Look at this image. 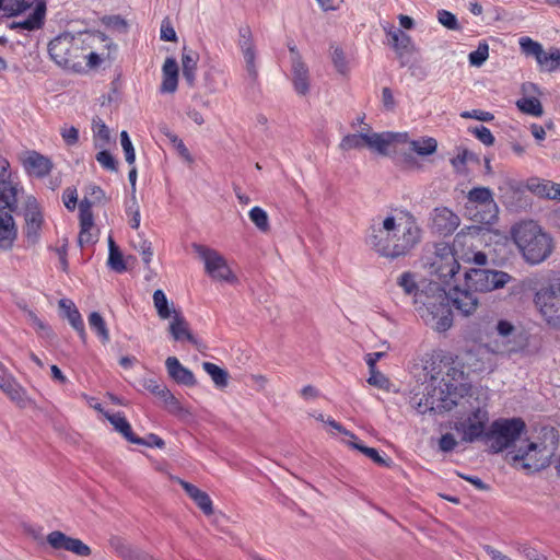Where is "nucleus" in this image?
<instances>
[{
  "label": "nucleus",
  "instance_id": "obj_1",
  "mask_svg": "<svg viewBox=\"0 0 560 560\" xmlns=\"http://www.w3.org/2000/svg\"><path fill=\"white\" fill-rule=\"evenodd\" d=\"M420 240L421 229L411 214L376 218L366 235V244L378 255L389 259L405 257Z\"/></svg>",
  "mask_w": 560,
  "mask_h": 560
},
{
  "label": "nucleus",
  "instance_id": "obj_2",
  "mask_svg": "<svg viewBox=\"0 0 560 560\" xmlns=\"http://www.w3.org/2000/svg\"><path fill=\"white\" fill-rule=\"evenodd\" d=\"M429 291L416 299V310L428 326L440 332L445 331L453 323L448 296L436 282L429 284Z\"/></svg>",
  "mask_w": 560,
  "mask_h": 560
},
{
  "label": "nucleus",
  "instance_id": "obj_3",
  "mask_svg": "<svg viewBox=\"0 0 560 560\" xmlns=\"http://www.w3.org/2000/svg\"><path fill=\"white\" fill-rule=\"evenodd\" d=\"M512 237L525 260L532 265L544 261L552 252L551 237L534 221L513 226Z\"/></svg>",
  "mask_w": 560,
  "mask_h": 560
},
{
  "label": "nucleus",
  "instance_id": "obj_4",
  "mask_svg": "<svg viewBox=\"0 0 560 560\" xmlns=\"http://www.w3.org/2000/svg\"><path fill=\"white\" fill-rule=\"evenodd\" d=\"M544 442H530L526 450H518L515 453H509L510 462L523 469L540 470L551 464V457L557 450L559 435L553 429L545 430Z\"/></svg>",
  "mask_w": 560,
  "mask_h": 560
},
{
  "label": "nucleus",
  "instance_id": "obj_5",
  "mask_svg": "<svg viewBox=\"0 0 560 560\" xmlns=\"http://www.w3.org/2000/svg\"><path fill=\"white\" fill-rule=\"evenodd\" d=\"M469 412L454 422L453 429L460 435L465 443H474L486 440L489 424V411L486 404L481 405L478 397L471 394L467 397Z\"/></svg>",
  "mask_w": 560,
  "mask_h": 560
},
{
  "label": "nucleus",
  "instance_id": "obj_6",
  "mask_svg": "<svg viewBox=\"0 0 560 560\" xmlns=\"http://www.w3.org/2000/svg\"><path fill=\"white\" fill-rule=\"evenodd\" d=\"M82 44L81 34L63 33L50 40L48 52L59 67L78 71L82 66V59H85Z\"/></svg>",
  "mask_w": 560,
  "mask_h": 560
},
{
  "label": "nucleus",
  "instance_id": "obj_7",
  "mask_svg": "<svg viewBox=\"0 0 560 560\" xmlns=\"http://www.w3.org/2000/svg\"><path fill=\"white\" fill-rule=\"evenodd\" d=\"M526 424L521 418H500L494 420L486 434V442H491L490 451L500 453L509 448L525 431Z\"/></svg>",
  "mask_w": 560,
  "mask_h": 560
},
{
  "label": "nucleus",
  "instance_id": "obj_8",
  "mask_svg": "<svg viewBox=\"0 0 560 560\" xmlns=\"http://www.w3.org/2000/svg\"><path fill=\"white\" fill-rule=\"evenodd\" d=\"M466 209L478 223L493 224L498 220L499 208L493 192L488 187H475L469 190Z\"/></svg>",
  "mask_w": 560,
  "mask_h": 560
},
{
  "label": "nucleus",
  "instance_id": "obj_9",
  "mask_svg": "<svg viewBox=\"0 0 560 560\" xmlns=\"http://www.w3.org/2000/svg\"><path fill=\"white\" fill-rule=\"evenodd\" d=\"M512 277L501 270L470 268L465 272V284L475 292L487 293L503 288Z\"/></svg>",
  "mask_w": 560,
  "mask_h": 560
},
{
  "label": "nucleus",
  "instance_id": "obj_10",
  "mask_svg": "<svg viewBox=\"0 0 560 560\" xmlns=\"http://www.w3.org/2000/svg\"><path fill=\"white\" fill-rule=\"evenodd\" d=\"M192 248L203 261L205 270L210 278L228 283L237 282V278L229 267L226 259L218 250L197 243L192 244Z\"/></svg>",
  "mask_w": 560,
  "mask_h": 560
},
{
  "label": "nucleus",
  "instance_id": "obj_11",
  "mask_svg": "<svg viewBox=\"0 0 560 560\" xmlns=\"http://www.w3.org/2000/svg\"><path fill=\"white\" fill-rule=\"evenodd\" d=\"M521 52L537 62L540 72H556L560 69V49L550 47L545 50L539 42L524 36L518 40Z\"/></svg>",
  "mask_w": 560,
  "mask_h": 560
},
{
  "label": "nucleus",
  "instance_id": "obj_12",
  "mask_svg": "<svg viewBox=\"0 0 560 560\" xmlns=\"http://www.w3.org/2000/svg\"><path fill=\"white\" fill-rule=\"evenodd\" d=\"M534 303L546 324L552 329L560 330V283L539 289Z\"/></svg>",
  "mask_w": 560,
  "mask_h": 560
},
{
  "label": "nucleus",
  "instance_id": "obj_13",
  "mask_svg": "<svg viewBox=\"0 0 560 560\" xmlns=\"http://www.w3.org/2000/svg\"><path fill=\"white\" fill-rule=\"evenodd\" d=\"M459 268L453 247L447 243L436 244L434 257L430 262L431 273L436 275L444 284H448Z\"/></svg>",
  "mask_w": 560,
  "mask_h": 560
},
{
  "label": "nucleus",
  "instance_id": "obj_14",
  "mask_svg": "<svg viewBox=\"0 0 560 560\" xmlns=\"http://www.w3.org/2000/svg\"><path fill=\"white\" fill-rule=\"evenodd\" d=\"M237 46L243 55L246 72L250 80L255 81L258 78V69L256 65L257 52L249 26L245 25L240 27Z\"/></svg>",
  "mask_w": 560,
  "mask_h": 560
},
{
  "label": "nucleus",
  "instance_id": "obj_15",
  "mask_svg": "<svg viewBox=\"0 0 560 560\" xmlns=\"http://www.w3.org/2000/svg\"><path fill=\"white\" fill-rule=\"evenodd\" d=\"M10 163L0 156V208L18 209V186L10 180Z\"/></svg>",
  "mask_w": 560,
  "mask_h": 560
},
{
  "label": "nucleus",
  "instance_id": "obj_16",
  "mask_svg": "<svg viewBox=\"0 0 560 560\" xmlns=\"http://www.w3.org/2000/svg\"><path fill=\"white\" fill-rule=\"evenodd\" d=\"M431 228L440 235H452L460 224L459 217L447 207H436L430 214Z\"/></svg>",
  "mask_w": 560,
  "mask_h": 560
},
{
  "label": "nucleus",
  "instance_id": "obj_17",
  "mask_svg": "<svg viewBox=\"0 0 560 560\" xmlns=\"http://www.w3.org/2000/svg\"><path fill=\"white\" fill-rule=\"evenodd\" d=\"M47 542L56 550H67L79 557H89L92 552L81 539L69 537L60 530L49 533Z\"/></svg>",
  "mask_w": 560,
  "mask_h": 560
},
{
  "label": "nucleus",
  "instance_id": "obj_18",
  "mask_svg": "<svg viewBox=\"0 0 560 560\" xmlns=\"http://www.w3.org/2000/svg\"><path fill=\"white\" fill-rule=\"evenodd\" d=\"M26 226L24 230L28 245H35L40 237L43 215L35 199L28 200L25 212Z\"/></svg>",
  "mask_w": 560,
  "mask_h": 560
},
{
  "label": "nucleus",
  "instance_id": "obj_19",
  "mask_svg": "<svg viewBox=\"0 0 560 560\" xmlns=\"http://www.w3.org/2000/svg\"><path fill=\"white\" fill-rule=\"evenodd\" d=\"M452 301L453 306L458 310L464 316H469L476 312L479 305V299L474 289H460L455 287L448 296V302Z\"/></svg>",
  "mask_w": 560,
  "mask_h": 560
},
{
  "label": "nucleus",
  "instance_id": "obj_20",
  "mask_svg": "<svg viewBox=\"0 0 560 560\" xmlns=\"http://www.w3.org/2000/svg\"><path fill=\"white\" fill-rule=\"evenodd\" d=\"M21 162L28 175L39 178L47 176L52 168L50 159L36 151L25 152L21 156Z\"/></svg>",
  "mask_w": 560,
  "mask_h": 560
},
{
  "label": "nucleus",
  "instance_id": "obj_21",
  "mask_svg": "<svg viewBox=\"0 0 560 560\" xmlns=\"http://www.w3.org/2000/svg\"><path fill=\"white\" fill-rule=\"evenodd\" d=\"M439 394L443 395V392L440 390ZM457 405L458 402L447 396H441L440 398L435 399L433 395L428 394L420 398L418 402H416V409L421 415L427 412L443 413L445 411L452 410Z\"/></svg>",
  "mask_w": 560,
  "mask_h": 560
},
{
  "label": "nucleus",
  "instance_id": "obj_22",
  "mask_svg": "<svg viewBox=\"0 0 560 560\" xmlns=\"http://www.w3.org/2000/svg\"><path fill=\"white\" fill-rule=\"evenodd\" d=\"M12 213L8 208H0V249L2 250L10 249L18 236Z\"/></svg>",
  "mask_w": 560,
  "mask_h": 560
},
{
  "label": "nucleus",
  "instance_id": "obj_23",
  "mask_svg": "<svg viewBox=\"0 0 560 560\" xmlns=\"http://www.w3.org/2000/svg\"><path fill=\"white\" fill-rule=\"evenodd\" d=\"M200 56L196 50L184 47L182 51V73L187 85L194 88L197 80V68Z\"/></svg>",
  "mask_w": 560,
  "mask_h": 560
},
{
  "label": "nucleus",
  "instance_id": "obj_24",
  "mask_svg": "<svg viewBox=\"0 0 560 560\" xmlns=\"http://www.w3.org/2000/svg\"><path fill=\"white\" fill-rule=\"evenodd\" d=\"M168 375L177 383L185 386H194L196 378L194 373L182 365L176 357H168L165 361Z\"/></svg>",
  "mask_w": 560,
  "mask_h": 560
},
{
  "label": "nucleus",
  "instance_id": "obj_25",
  "mask_svg": "<svg viewBox=\"0 0 560 560\" xmlns=\"http://www.w3.org/2000/svg\"><path fill=\"white\" fill-rule=\"evenodd\" d=\"M178 85V65L175 58L167 57L162 67L161 93H175Z\"/></svg>",
  "mask_w": 560,
  "mask_h": 560
},
{
  "label": "nucleus",
  "instance_id": "obj_26",
  "mask_svg": "<svg viewBox=\"0 0 560 560\" xmlns=\"http://www.w3.org/2000/svg\"><path fill=\"white\" fill-rule=\"evenodd\" d=\"M170 334L176 341L187 340L196 345L197 339L190 332L189 325L180 312L173 310L172 320L168 326Z\"/></svg>",
  "mask_w": 560,
  "mask_h": 560
},
{
  "label": "nucleus",
  "instance_id": "obj_27",
  "mask_svg": "<svg viewBox=\"0 0 560 560\" xmlns=\"http://www.w3.org/2000/svg\"><path fill=\"white\" fill-rule=\"evenodd\" d=\"M109 545L121 560H154L143 550L126 544L120 537H112Z\"/></svg>",
  "mask_w": 560,
  "mask_h": 560
},
{
  "label": "nucleus",
  "instance_id": "obj_28",
  "mask_svg": "<svg viewBox=\"0 0 560 560\" xmlns=\"http://www.w3.org/2000/svg\"><path fill=\"white\" fill-rule=\"evenodd\" d=\"M292 67V82L294 90L300 95H305L310 91V72L303 60L295 59Z\"/></svg>",
  "mask_w": 560,
  "mask_h": 560
},
{
  "label": "nucleus",
  "instance_id": "obj_29",
  "mask_svg": "<svg viewBox=\"0 0 560 560\" xmlns=\"http://www.w3.org/2000/svg\"><path fill=\"white\" fill-rule=\"evenodd\" d=\"M529 191L540 198L560 200V184L549 180L533 179L527 185Z\"/></svg>",
  "mask_w": 560,
  "mask_h": 560
},
{
  "label": "nucleus",
  "instance_id": "obj_30",
  "mask_svg": "<svg viewBox=\"0 0 560 560\" xmlns=\"http://www.w3.org/2000/svg\"><path fill=\"white\" fill-rule=\"evenodd\" d=\"M107 420L114 427V429L119 432L128 442L130 443H140L138 436L132 432L131 425L121 412L116 413H106Z\"/></svg>",
  "mask_w": 560,
  "mask_h": 560
},
{
  "label": "nucleus",
  "instance_id": "obj_31",
  "mask_svg": "<svg viewBox=\"0 0 560 560\" xmlns=\"http://www.w3.org/2000/svg\"><path fill=\"white\" fill-rule=\"evenodd\" d=\"M387 36L392 40V46L399 56L410 52L412 50L411 37L400 28L390 26L387 31Z\"/></svg>",
  "mask_w": 560,
  "mask_h": 560
},
{
  "label": "nucleus",
  "instance_id": "obj_32",
  "mask_svg": "<svg viewBox=\"0 0 560 560\" xmlns=\"http://www.w3.org/2000/svg\"><path fill=\"white\" fill-rule=\"evenodd\" d=\"M0 388L20 407L26 406L28 399L25 390L15 381L10 377L0 376Z\"/></svg>",
  "mask_w": 560,
  "mask_h": 560
},
{
  "label": "nucleus",
  "instance_id": "obj_33",
  "mask_svg": "<svg viewBox=\"0 0 560 560\" xmlns=\"http://www.w3.org/2000/svg\"><path fill=\"white\" fill-rule=\"evenodd\" d=\"M392 132H370L366 133V147L378 154L387 155L392 145Z\"/></svg>",
  "mask_w": 560,
  "mask_h": 560
},
{
  "label": "nucleus",
  "instance_id": "obj_34",
  "mask_svg": "<svg viewBox=\"0 0 560 560\" xmlns=\"http://www.w3.org/2000/svg\"><path fill=\"white\" fill-rule=\"evenodd\" d=\"M397 284L404 290L407 295L413 296V304L416 305V299L419 298L420 294H428L430 291L428 290H419L418 284L416 282V276L406 271L402 272L398 279Z\"/></svg>",
  "mask_w": 560,
  "mask_h": 560
},
{
  "label": "nucleus",
  "instance_id": "obj_35",
  "mask_svg": "<svg viewBox=\"0 0 560 560\" xmlns=\"http://www.w3.org/2000/svg\"><path fill=\"white\" fill-rule=\"evenodd\" d=\"M46 5L44 2L37 3L34 11L25 18L23 21L16 23V26L27 30L34 31L42 27L45 19Z\"/></svg>",
  "mask_w": 560,
  "mask_h": 560
},
{
  "label": "nucleus",
  "instance_id": "obj_36",
  "mask_svg": "<svg viewBox=\"0 0 560 560\" xmlns=\"http://www.w3.org/2000/svg\"><path fill=\"white\" fill-rule=\"evenodd\" d=\"M92 131L94 137V144L96 148H104L108 144L110 139L109 129L100 117L93 118Z\"/></svg>",
  "mask_w": 560,
  "mask_h": 560
},
{
  "label": "nucleus",
  "instance_id": "obj_37",
  "mask_svg": "<svg viewBox=\"0 0 560 560\" xmlns=\"http://www.w3.org/2000/svg\"><path fill=\"white\" fill-rule=\"evenodd\" d=\"M202 368L210 375L215 386L220 388L228 386L229 374L224 369L211 362H203Z\"/></svg>",
  "mask_w": 560,
  "mask_h": 560
},
{
  "label": "nucleus",
  "instance_id": "obj_38",
  "mask_svg": "<svg viewBox=\"0 0 560 560\" xmlns=\"http://www.w3.org/2000/svg\"><path fill=\"white\" fill-rule=\"evenodd\" d=\"M409 144L410 149L421 156L431 155L438 149V141L431 137L411 140Z\"/></svg>",
  "mask_w": 560,
  "mask_h": 560
},
{
  "label": "nucleus",
  "instance_id": "obj_39",
  "mask_svg": "<svg viewBox=\"0 0 560 560\" xmlns=\"http://www.w3.org/2000/svg\"><path fill=\"white\" fill-rule=\"evenodd\" d=\"M89 325L91 329L97 334V336L104 343L109 341V331L107 329L104 318L98 312H92L89 315Z\"/></svg>",
  "mask_w": 560,
  "mask_h": 560
},
{
  "label": "nucleus",
  "instance_id": "obj_40",
  "mask_svg": "<svg viewBox=\"0 0 560 560\" xmlns=\"http://www.w3.org/2000/svg\"><path fill=\"white\" fill-rule=\"evenodd\" d=\"M364 147H366V133L363 132L347 135L339 143L342 151L360 150Z\"/></svg>",
  "mask_w": 560,
  "mask_h": 560
},
{
  "label": "nucleus",
  "instance_id": "obj_41",
  "mask_svg": "<svg viewBox=\"0 0 560 560\" xmlns=\"http://www.w3.org/2000/svg\"><path fill=\"white\" fill-rule=\"evenodd\" d=\"M160 400H162L165 407L173 413H179L183 411V407L178 399L171 393L167 386L164 384L161 389L155 394Z\"/></svg>",
  "mask_w": 560,
  "mask_h": 560
},
{
  "label": "nucleus",
  "instance_id": "obj_42",
  "mask_svg": "<svg viewBox=\"0 0 560 560\" xmlns=\"http://www.w3.org/2000/svg\"><path fill=\"white\" fill-rule=\"evenodd\" d=\"M153 304L160 318L167 319L173 316V310L170 308L167 298L163 290L158 289L154 291Z\"/></svg>",
  "mask_w": 560,
  "mask_h": 560
},
{
  "label": "nucleus",
  "instance_id": "obj_43",
  "mask_svg": "<svg viewBox=\"0 0 560 560\" xmlns=\"http://www.w3.org/2000/svg\"><path fill=\"white\" fill-rule=\"evenodd\" d=\"M349 445L363 453L365 456L371 458L375 464L380 466H389L390 460L385 459L383 456H381L376 448L365 446L362 443L358 442L357 440L349 441Z\"/></svg>",
  "mask_w": 560,
  "mask_h": 560
},
{
  "label": "nucleus",
  "instance_id": "obj_44",
  "mask_svg": "<svg viewBox=\"0 0 560 560\" xmlns=\"http://www.w3.org/2000/svg\"><path fill=\"white\" fill-rule=\"evenodd\" d=\"M514 549L526 560H548V557L538 549L526 542H515Z\"/></svg>",
  "mask_w": 560,
  "mask_h": 560
},
{
  "label": "nucleus",
  "instance_id": "obj_45",
  "mask_svg": "<svg viewBox=\"0 0 560 560\" xmlns=\"http://www.w3.org/2000/svg\"><path fill=\"white\" fill-rule=\"evenodd\" d=\"M516 105L523 113L530 114L533 116L542 115L541 103L536 97H523L517 101Z\"/></svg>",
  "mask_w": 560,
  "mask_h": 560
},
{
  "label": "nucleus",
  "instance_id": "obj_46",
  "mask_svg": "<svg viewBox=\"0 0 560 560\" xmlns=\"http://www.w3.org/2000/svg\"><path fill=\"white\" fill-rule=\"evenodd\" d=\"M249 219L261 232H268L270 229L267 212L260 207H254L249 211Z\"/></svg>",
  "mask_w": 560,
  "mask_h": 560
},
{
  "label": "nucleus",
  "instance_id": "obj_47",
  "mask_svg": "<svg viewBox=\"0 0 560 560\" xmlns=\"http://www.w3.org/2000/svg\"><path fill=\"white\" fill-rule=\"evenodd\" d=\"M468 161H478L477 156L467 149H458V153L451 160L456 172L463 173Z\"/></svg>",
  "mask_w": 560,
  "mask_h": 560
},
{
  "label": "nucleus",
  "instance_id": "obj_48",
  "mask_svg": "<svg viewBox=\"0 0 560 560\" xmlns=\"http://www.w3.org/2000/svg\"><path fill=\"white\" fill-rule=\"evenodd\" d=\"M489 57V46L486 42H480L477 49L468 56L469 63L474 67H480Z\"/></svg>",
  "mask_w": 560,
  "mask_h": 560
},
{
  "label": "nucleus",
  "instance_id": "obj_49",
  "mask_svg": "<svg viewBox=\"0 0 560 560\" xmlns=\"http://www.w3.org/2000/svg\"><path fill=\"white\" fill-rule=\"evenodd\" d=\"M82 200H88L93 207L96 203H103L106 200L104 190L94 184H90L85 187V196Z\"/></svg>",
  "mask_w": 560,
  "mask_h": 560
},
{
  "label": "nucleus",
  "instance_id": "obj_50",
  "mask_svg": "<svg viewBox=\"0 0 560 560\" xmlns=\"http://www.w3.org/2000/svg\"><path fill=\"white\" fill-rule=\"evenodd\" d=\"M120 144L125 154V160L129 165H133L136 162V152L133 144L126 130L120 132Z\"/></svg>",
  "mask_w": 560,
  "mask_h": 560
},
{
  "label": "nucleus",
  "instance_id": "obj_51",
  "mask_svg": "<svg viewBox=\"0 0 560 560\" xmlns=\"http://www.w3.org/2000/svg\"><path fill=\"white\" fill-rule=\"evenodd\" d=\"M79 218H80V226H94V217L92 212V206L88 200H81L79 205Z\"/></svg>",
  "mask_w": 560,
  "mask_h": 560
},
{
  "label": "nucleus",
  "instance_id": "obj_52",
  "mask_svg": "<svg viewBox=\"0 0 560 560\" xmlns=\"http://www.w3.org/2000/svg\"><path fill=\"white\" fill-rule=\"evenodd\" d=\"M132 246L142 255L143 262L145 265H149L153 256L151 242L140 237L138 242H132Z\"/></svg>",
  "mask_w": 560,
  "mask_h": 560
},
{
  "label": "nucleus",
  "instance_id": "obj_53",
  "mask_svg": "<svg viewBox=\"0 0 560 560\" xmlns=\"http://www.w3.org/2000/svg\"><path fill=\"white\" fill-rule=\"evenodd\" d=\"M95 159L101 164V166L103 168L110 171V172H117V161L109 151H107V150L100 151L96 154Z\"/></svg>",
  "mask_w": 560,
  "mask_h": 560
},
{
  "label": "nucleus",
  "instance_id": "obj_54",
  "mask_svg": "<svg viewBox=\"0 0 560 560\" xmlns=\"http://www.w3.org/2000/svg\"><path fill=\"white\" fill-rule=\"evenodd\" d=\"M438 20L443 26H445L448 30H452V31L459 30V24H458L457 18L455 16V14H453L450 11L439 10L438 11Z\"/></svg>",
  "mask_w": 560,
  "mask_h": 560
},
{
  "label": "nucleus",
  "instance_id": "obj_55",
  "mask_svg": "<svg viewBox=\"0 0 560 560\" xmlns=\"http://www.w3.org/2000/svg\"><path fill=\"white\" fill-rule=\"evenodd\" d=\"M370 376L368 378V383L377 388L384 389L389 385V380L377 369L369 370Z\"/></svg>",
  "mask_w": 560,
  "mask_h": 560
},
{
  "label": "nucleus",
  "instance_id": "obj_56",
  "mask_svg": "<svg viewBox=\"0 0 560 560\" xmlns=\"http://www.w3.org/2000/svg\"><path fill=\"white\" fill-rule=\"evenodd\" d=\"M107 264L116 272H124L127 269L120 249L109 253Z\"/></svg>",
  "mask_w": 560,
  "mask_h": 560
},
{
  "label": "nucleus",
  "instance_id": "obj_57",
  "mask_svg": "<svg viewBox=\"0 0 560 560\" xmlns=\"http://www.w3.org/2000/svg\"><path fill=\"white\" fill-rule=\"evenodd\" d=\"M470 131L486 145H492L494 143V137L489 128L481 125L470 129Z\"/></svg>",
  "mask_w": 560,
  "mask_h": 560
},
{
  "label": "nucleus",
  "instance_id": "obj_58",
  "mask_svg": "<svg viewBox=\"0 0 560 560\" xmlns=\"http://www.w3.org/2000/svg\"><path fill=\"white\" fill-rule=\"evenodd\" d=\"M331 58L337 71L341 74H346L348 71V65L342 49L338 47L334 48Z\"/></svg>",
  "mask_w": 560,
  "mask_h": 560
},
{
  "label": "nucleus",
  "instance_id": "obj_59",
  "mask_svg": "<svg viewBox=\"0 0 560 560\" xmlns=\"http://www.w3.org/2000/svg\"><path fill=\"white\" fill-rule=\"evenodd\" d=\"M192 501L206 515H211L213 513L212 501L207 492L201 491V493L198 494Z\"/></svg>",
  "mask_w": 560,
  "mask_h": 560
},
{
  "label": "nucleus",
  "instance_id": "obj_60",
  "mask_svg": "<svg viewBox=\"0 0 560 560\" xmlns=\"http://www.w3.org/2000/svg\"><path fill=\"white\" fill-rule=\"evenodd\" d=\"M458 442L452 433L443 434L439 440V448L443 453L452 452Z\"/></svg>",
  "mask_w": 560,
  "mask_h": 560
},
{
  "label": "nucleus",
  "instance_id": "obj_61",
  "mask_svg": "<svg viewBox=\"0 0 560 560\" xmlns=\"http://www.w3.org/2000/svg\"><path fill=\"white\" fill-rule=\"evenodd\" d=\"M138 440L141 441L140 443H137L138 445H144L149 447H158L163 448L165 446V442L156 434L150 433L147 435V438H139Z\"/></svg>",
  "mask_w": 560,
  "mask_h": 560
},
{
  "label": "nucleus",
  "instance_id": "obj_62",
  "mask_svg": "<svg viewBox=\"0 0 560 560\" xmlns=\"http://www.w3.org/2000/svg\"><path fill=\"white\" fill-rule=\"evenodd\" d=\"M497 334L502 338H508L515 331V326L505 319H501L495 325Z\"/></svg>",
  "mask_w": 560,
  "mask_h": 560
},
{
  "label": "nucleus",
  "instance_id": "obj_63",
  "mask_svg": "<svg viewBox=\"0 0 560 560\" xmlns=\"http://www.w3.org/2000/svg\"><path fill=\"white\" fill-rule=\"evenodd\" d=\"M61 137L68 145H74L79 141V130L71 126L61 129Z\"/></svg>",
  "mask_w": 560,
  "mask_h": 560
},
{
  "label": "nucleus",
  "instance_id": "obj_64",
  "mask_svg": "<svg viewBox=\"0 0 560 560\" xmlns=\"http://www.w3.org/2000/svg\"><path fill=\"white\" fill-rule=\"evenodd\" d=\"M62 199L65 207L68 210L73 211L77 207L78 201V194L75 188H67L63 192Z\"/></svg>",
  "mask_w": 560,
  "mask_h": 560
}]
</instances>
